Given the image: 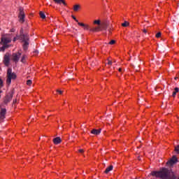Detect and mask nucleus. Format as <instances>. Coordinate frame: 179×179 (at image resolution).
Segmentation results:
<instances>
[{"mask_svg": "<svg viewBox=\"0 0 179 179\" xmlns=\"http://www.w3.org/2000/svg\"><path fill=\"white\" fill-rule=\"evenodd\" d=\"M93 24H96V27H90L89 24H85L82 22H78V25L81 27H84V30H89L92 33H97L99 31H103V30H107L108 27V24L106 22H101L100 20H95L93 22Z\"/></svg>", "mask_w": 179, "mask_h": 179, "instance_id": "obj_1", "label": "nucleus"}, {"mask_svg": "<svg viewBox=\"0 0 179 179\" xmlns=\"http://www.w3.org/2000/svg\"><path fill=\"white\" fill-rule=\"evenodd\" d=\"M152 176L161 179H176L177 177L173 171L163 168L159 171H153Z\"/></svg>", "mask_w": 179, "mask_h": 179, "instance_id": "obj_2", "label": "nucleus"}, {"mask_svg": "<svg viewBox=\"0 0 179 179\" xmlns=\"http://www.w3.org/2000/svg\"><path fill=\"white\" fill-rule=\"evenodd\" d=\"M20 38L22 40L23 44H22V48L24 51H27L29 50V45L30 44V38H29V34H24L23 33V29H21L20 31Z\"/></svg>", "mask_w": 179, "mask_h": 179, "instance_id": "obj_3", "label": "nucleus"}, {"mask_svg": "<svg viewBox=\"0 0 179 179\" xmlns=\"http://www.w3.org/2000/svg\"><path fill=\"white\" fill-rule=\"evenodd\" d=\"M11 41L12 39H10V38L6 37V36H3L0 42V44L3 45V47L0 48V52L5 51L6 48H8L9 45L8 44H9V43H11Z\"/></svg>", "mask_w": 179, "mask_h": 179, "instance_id": "obj_4", "label": "nucleus"}, {"mask_svg": "<svg viewBox=\"0 0 179 179\" xmlns=\"http://www.w3.org/2000/svg\"><path fill=\"white\" fill-rule=\"evenodd\" d=\"M15 94V90L13 89L10 92H8L5 97L3 98V103L4 104H8L12 101V99H13V95Z\"/></svg>", "mask_w": 179, "mask_h": 179, "instance_id": "obj_5", "label": "nucleus"}, {"mask_svg": "<svg viewBox=\"0 0 179 179\" xmlns=\"http://www.w3.org/2000/svg\"><path fill=\"white\" fill-rule=\"evenodd\" d=\"M19 10H20V13H19L18 17L20 19V22L24 23V17L26 15H24V11H23L24 10L23 8L20 7Z\"/></svg>", "mask_w": 179, "mask_h": 179, "instance_id": "obj_6", "label": "nucleus"}, {"mask_svg": "<svg viewBox=\"0 0 179 179\" xmlns=\"http://www.w3.org/2000/svg\"><path fill=\"white\" fill-rule=\"evenodd\" d=\"M9 62H10V55L9 53H6L3 58L4 65H6V66H9Z\"/></svg>", "mask_w": 179, "mask_h": 179, "instance_id": "obj_7", "label": "nucleus"}, {"mask_svg": "<svg viewBox=\"0 0 179 179\" xmlns=\"http://www.w3.org/2000/svg\"><path fill=\"white\" fill-rule=\"evenodd\" d=\"M177 162H178V159H177V157L173 156L172 157V159H171L169 161H168L166 162V164L168 166H174V164H176V163H177Z\"/></svg>", "mask_w": 179, "mask_h": 179, "instance_id": "obj_8", "label": "nucleus"}, {"mask_svg": "<svg viewBox=\"0 0 179 179\" xmlns=\"http://www.w3.org/2000/svg\"><path fill=\"white\" fill-rule=\"evenodd\" d=\"M22 55V53L17 52V53H13V59L14 62H19V59H20V56Z\"/></svg>", "mask_w": 179, "mask_h": 179, "instance_id": "obj_9", "label": "nucleus"}, {"mask_svg": "<svg viewBox=\"0 0 179 179\" xmlns=\"http://www.w3.org/2000/svg\"><path fill=\"white\" fill-rule=\"evenodd\" d=\"M6 115V109L1 108V110L0 111V119L3 120V118H5Z\"/></svg>", "mask_w": 179, "mask_h": 179, "instance_id": "obj_10", "label": "nucleus"}, {"mask_svg": "<svg viewBox=\"0 0 179 179\" xmlns=\"http://www.w3.org/2000/svg\"><path fill=\"white\" fill-rule=\"evenodd\" d=\"M101 132V129H94L91 131V134H92V135H100Z\"/></svg>", "mask_w": 179, "mask_h": 179, "instance_id": "obj_11", "label": "nucleus"}, {"mask_svg": "<svg viewBox=\"0 0 179 179\" xmlns=\"http://www.w3.org/2000/svg\"><path fill=\"white\" fill-rule=\"evenodd\" d=\"M61 142H62V140L60 137H56L53 139V143H55V145H59Z\"/></svg>", "mask_w": 179, "mask_h": 179, "instance_id": "obj_12", "label": "nucleus"}, {"mask_svg": "<svg viewBox=\"0 0 179 179\" xmlns=\"http://www.w3.org/2000/svg\"><path fill=\"white\" fill-rule=\"evenodd\" d=\"M55 3H63V5H64V6H66V2H65V0H55Z\"/></svg>", "mask_w": 179, "mask_h": 179, "instance_id": "obj_13", "label": "nucleus"}, {"mask_svg": "<svg viewBox=\"0 0 179 179\" xmlns=\"http://www.w3.org/2000/svg\"><path fill=\"white\" fill-rule=\"evenodd\" d=\"M113 169V165L109 166L108 168H106V169L104 171L105 174H108L109 171H111Z\"/></svg>", "mask_w": 179, "mask_h": 179, "instance_id": "obj_14", "label": "nucleus"}, {"mask_svg": "<svg viewBox=\"0 0 179 179\" xmlns=\"http://www.w3.org/2000/svg\"><path fill=\"white\" fill-rule=\"evenodd\" d=\"M79 9H80V5L79 4H76L73 6V10L74 12H78V10H79Z\"/></svg>", "mask_w": 179, "mask_h": 179, "instance_id": "obj_15", "label": "nucleus"}, {"mask_svg": "<svg viewBox=\"0 0 179 179\" xmlns=\"http://www.w3.org/2000/svg\"><path fill=\"white\" fill-rule=\"evenodd\" d=\"M6 83L8 85H10V83H12V78H10V76H7Z\"/></svg>", "mask_w": 179, "mask_h": 179, "instance_id": "obj_16", "label": "nucleus"}, {"mask_svg": "<svg viewBox=\"0 0 179 179\" xmlns=\"http://www.w3.org/2000/svg\"><path fill=\"white\" fill-rule=\"evenodd\" d=\"M39 15L41 17V19H45V14L43 11H40Z\"/></svg>", "mask_w": 179, "mask_h": 179, "instance_id": "obj_17", "label": "nucleus"}, {"mask_svg": "<svg viewBox=\"0 0 179 179\" xmlns=\"http://www.w3.org/2000/svg\"><path fill=\"white\" fill-rule=\"evenodd\" d=\"M122 26L123 27H128V26H129V22L125 21L124 23L122 24Z\"/></svg>", "mask_w": 179, "mask_h": 179, "instance_id": "obj_18", "label": "nucleus"}, {"mask_svg": "<svg viewBox=\"0 0 179 179\" xmlns=\"http://www.w3.org/2000/svg\"><path fill=\"white\" fill-rule=\"evenodd\" d=\"M12 69H8L7 71V76H10L12 75Z\"/></svg>", "mask_w": 179, "mask_h": 179, "instance_id": "obj_19", "label": "nucleus"}, {"mask_svg": "<svg viewBox=\"0 0 179 179\" xmlns=\"http://www.w3.org/2000/svg\"><path fill=\"white\" fill-rule=\"evenodd\" d=\"M71 17L73 19V20H75L78 24H79V20H78V19H76V17L74 15H71Z\"/></svg>", "mask_w": 179, "mask_h": 179, "instance_id": "obj_20", "label": "nucleus"}, {"mask_svg": "<svg viewBox=\"0 0 179 179\" xmlns=\"http://www.w3.org/2000/svg\"><path fill=\"white\" fill-rule=\"evenodd\" d=\"M10 79H16V74H15L14 73H11Z\"/></svg>", "mask_w": 179, "mask_h": 179, "instance_id": "obj_21", "label": "nucleus"}, {"mask_svg": "<svg viewBox=\"0 0 179 179\" xmlns=\"http://www.w3.org/2000/svg\"><path fill=\"white\" fill-rule=\"evenodd\" d=\"M162 36V33L161 32H158L157 34H156V36H155V37H157V38H160Z\"/></svg>", "mask_w": 179, "mask_h": 179, "instance_id": "obj_22", "label": "nucleus"}, {"mask_svg": "<svg viewBox=\"0 0 179 179\" xmlns=\"http://www.w3.org/2000/svg\"><path fill=\"white\" fill-rule=\"evenodd\" d=\"M175 151L176 152V153L179 154V145L175 148Z\"/></svg>", "mask_w": 179, "mask_h": 179, "instance_id": "obj_23", "label": "nucleus"}, {"mask_svg": "<svg viewBox=\"0 0 179 179\" xmlns=\"http://www.w3.org/2000/svg\"><path fill=\"white\" fill-rule=\"evenodd\" d=\"M24 59H26V55H23L21 59V62H24Z\"/></svg>", "mask_w": 179, "mask_h": 179, "instance_id": "obj_24", "label": "nucleus"}, {"mask_svg": "<svg viewBox=\"0 0 179 179\" xmlns=\"http://www.w3.org/2000/svg\"><path fill=\"white\" fill-rule=\"evenodd\" d=\"M2 86H3V81L0 78V87H2Z\"/></svg>", "mask_w": 179, "mask_h": 179, "instance_id": "obj_25", "label": "nucleus"}, {"mask_svg": "<svg viewBox=\"0 0 179 179\" xmlns=\"http://www.w3.org/2000/svg\"><path fill=\"white\" fill-rule=\"evenodd\" d=\"M27 85H28V86H30V85H31V80H28L27 81Z\"/></svg>", "mask_w": 179, "mask_h": 179, "instance_id": "obj_26", "label": "nucleus"}, {"mask_svg": "<svg viewBox=\"0 0 179 179\" xmlns=\"http://www.w3.org/2000/svg\"><path fill=\"white\" fill-rule=\"evenodd\" d=\"M109 44H110L111 45H113V44H115V40H112L109 42Z\"/></svg>", "mask_w": 179, "mask_h": 179, "instance_id": "obj_27", "label": "nucleus"}, {"mask_svg": "<svg viewBox=\"0 0 179 179\" xmlns=\"http://www.w3.org/2000/svg\"><path fill=\"white\" fill-rule=\"evenodd\" d=\"M57 93H58L59 94H62V93H63V91L59 90H57Z\"/></svg>", "mask_w": 179, "mask_h": 179, "instance_id": "obj_28", "label": "nucleus"}, {"mask_svg": "<svg viewBox=\"0 0 179 179\" xmlns=\"http://www.w3.org/2000/svg\"><path fill=\"white\" fill-rule=\"evenodd\" d=\"M17 103V99H13V105Z\"/></svg>", "mask_w": 179, "mask_h": 179, "instance_id": "obj_29", "label": "nucleus"}, {"mask_svg": "<svg viewBox=\"0 0 179 179\" xmlns=\"http://www.w3.org/2000/svg\"><path fill=\"white\" fill-rule=\"evenodd\" d=\"M108 65H113V62L110 60H108Z\"/></svg>", "mask_w": 179, "mask_h": 179, "instance_id": "obj_30", "label": "nucleus"}, {"mask_svg": "<svg viewBox=\"0 0 179 179\" xmlns=\"http://www.w3.org/2000/svg\"><path fill=\"white\" fill-rule=\"evenodd\" d=\"M178 91H179L178 87H176V88H175V92H176V93H178Z\"/></svg>", "mask_w": 179, "mask_h": 179, "instance_id": "obj_31", "label": "nucleus"}, {"mask_svg": "<svg viewBox=\"0 0 179 179\" xmlns=\"http://www.w3.org/2000/svg\"><path fill=\"white\" fill-rule=\"evenodd\" d=\"M176 94H177V92L174 91L172 94L173 97H176Z\"/></svg>", "mask_w": 179, "mask_h": 179, "instance_id": "obj_32", "label": "nucleus"}, {"mask_svg": "<svg viewBox=\"0 0 179 179\" xmlns=\"http://www.w3.org/2000/svg\"><path fill=\"white\" fill-rule=\"evenodd\" d=\"M78 152H79L80 153H83L84 150H83V149H80V150H78Z\"/></svg>", "mask_w": 179, "mask_h": 179, "instance_id": "obj_33", "label": "nucleus"}, {"mask_svg": "<svg viewBox=\"0 0 179 179\" xmlns=\"http://www.w3.org/2000/svg\"><path fill=\"white\" fill-rule=\"evenodd\" d=\"M143 32L145 33V34H147L148 33V31H146V29H143Z\"/></svg>", "mask_w": 179, "mask_h": 179, "instance_id": "obj_34", "label": "nucleus"}, {"mask_svg": "<svg viewBox=\"0 0 179 179\" xmlns=\"http://www.w3.org/2000/svg\"><path fill=\"white\" fill-rule=\"evenodd\" d=\"M10 31H11V33H15V29H11Z\"/></svg>", "mask_w": 179, "mask_h": 179, "instance_id": "obj_35", "label": "nucleus"}, {"mask_svg": "<svg viewBox=\"0 0 179 179\" xmlns=\"http://www.w3.org/2000/svg\"><path fill=\"white\" fill-rule=\"evenodd\" d=\"M118 71H119V72H122V69L120 68V69H118Z\"/></svg>", "mask_w": 179, "mask_h": 179, "instance_id": "obj_36", "label": "nucleus"}, {"mask_svg": "<svg viewBox=\"0 0 179 179\" xmlns=\"http://www.w3.org/2000/svg\"><path fill=\"white\" fill-rule=\"evenodd\" d=\"M34 52H35V54H38V50H35Z\"/></svg>", "mask_w": 179, "mask_h": 179, "instance_id": "obj_37", "label": "nucleus"}, {"mask_svg": "<svg viewBox=\"0 0 179 179\" xmlns=\"http://www.w3.org/2000/svg\"><path fill=\"white\" fill-rule=\"evenodd\" d=\"M13 41H16V38H13Z\"/></svg>", "mask_w": 179, "mask_h": 179, "instance_id": "obj_38", "label": "nucleus"}, {"mask_svg": "<svg viewBox=\"0 0 179 179\" xmlns=\"http://www.w3.org/2000/svg\"><path fill=\"white\" fill-rule=\"evenodd\" d=\"M177 79H178V78L176 77V78H175V80H177Z\"/></svg>", "mask_w": 179, "mask_h": 179, "instance_id": "obj_39", "label": "nucleus"}, {"mask_svg": "<svg viewBox=\"0 0 179 179\" xmlns=\"http://www.w3.org/2000/svg\"><path fill=\"white\" fill-rule=\"evenodd\" d=\"M1 93H2V90H0V94H1Z\"/></svg>", "mask_w": 179, "mask_h": 179, "instance_id": "obj_40", "label": "nucleus"}, {"mask_svg": "<svg viewBox=\"0 0 179 179\" xmlns=\"http://www.w3.org/2000/svg\"><path fill=\"white\" fill-rule=\"evenodd\" d=\"M109 33H111V30L109 29Z\"/></svg>", "mask_w": 179, "mask_h": 179, "instance_id": "obj_41", "label": "nucleus"}, {"mask_svg": "<svg viewBox=\"0 0 179 179\" xmlns=\"http://www.w3.org/2000/svg\"><path fill=\"white\" fill-rule=\"evenodd\" d=\"M0 71H1V68H0Z\"/></svg>", "mask_w": 179, "mask_h": 179, "instance_id": "obj_42", "label": "nucleus"}, {"mask_svg": "<svg viewBox=\"0 0 179 179\" xmlns=\"http://www.w3.org/2000/svg\"><path fill=\"white\" fill-rule=\"evenodd\" d=\"M0 97H1V95H0Z\"/></svg>", "mask_w": 179, "mask_h": 179, "instance_id": "obj_43", "label": "nucleus"}]
</instances>
